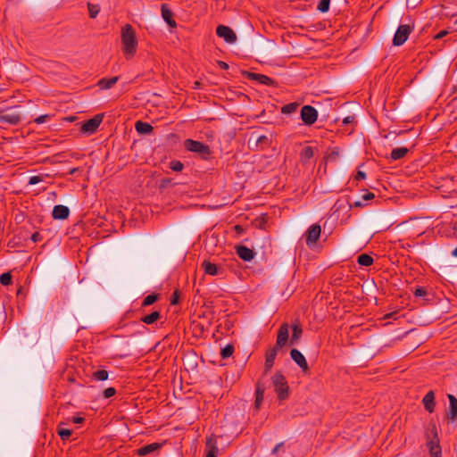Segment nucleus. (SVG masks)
Masks as SVG:
<instances>
[{"label": "nucleus", "mask_w": 457, "mask_h": 457, "mask_svg": "<svg viewBox=\"0 0 457 457\" xmlns=\"http://www.w3.org/2000/svg\"><path fill=\"white\" fill-rule=\"evenodd\" d=\"M288 330L289 325L287 323H282L278 328L275 345L270 346L265 353L264 374L271 370L278 353L287 345Z\"/></svg>", "instance_id": "obj_1"}, {"label": "nucleus", "mask_w": 457, "mask_h": 457, "mask_svg": "<svg viewBox=\"0 0 457 457\" xmlns=\"http://www.w3.org/2000/svg\"><path fill=\"white\" fill-rule=\"evenodd\" d=\"M122 49L127 58L133 57L137 51V40L132 25L126 24L121 29Z\"/></svg>", "instance_id": "obj_2"}, {"label": "nucleus", "mask_w": 457, "mask_h": 457, "mask_svg": "<svg viewBox=\"0 0 457 457\" xmlns=\"http://www.w3.org/2000/svg\"><path fill=\"white\" fill-rule=\"evenodd\" d=\"M271 383L279 403H283L289 398L291 390L286 377L281 371L275 372L271 378Z\"/></svg>", "instance_id": "obj_3"}, {"label": "nucleus", "mask_w": 457, "mask_h": 457, "mask_svg": "<svg viewBox=\"0 0 457 457\" xmlns=\"http://www.w3.org/2000/svg\"><path fill=\"white\" fill-rule=\"evenodd\" d=\"M184 146L186 150L198 154L203 160H209L211 157L210 146L203 142L188 138L184 141Z\"/></svg>", "instance_id": "obj_4"}, {"label": "nucleus", "mask_w": 457, "mask_h": 457, "mask_svg": "<svg viewBox=\"0 0 457 457\" xmlns=\"http://www.w3.org/2000/svg\"><path fill=\"white\" fill-rule=\"evenodd\" d=\"M248 147L253 151L263 150L270 146L271 137L260 135L258 129L253 130L248 139Z\"/></svg>", "instance_id": "obj_5"}, {"label": "nucleus", "mask_w": 457, "mask_h": 457, "mask_svg": "<svg viewBox=\"0 0 457 457\" xmlns=\"http://www.w3.org/2000/svg\"><path fill=\"white\" fill-rule=\"evenodd\" d=\"M321 234V227L320 225L315 223L308 228L306 232L303 235L305 239V244L310 249H314L317 245L318 240L320 237Z\"/></svg>", "instance_id": "obj_6"}, {"label": "nucleus", "mask_w": 457, "mask_h": 457, "mask_svg": "<svg viewBox=\"0 0 457 457\" xmlns=\"http://www.w3.org/2000/svg\"><path fill=\"white\" fill-rule=\"evenodd\" d=\"M413 29V26L408 24L400 25L394 35L393 46H400L403 45L408 39Z\"/></svg>", "instance_id": "obj_7"}, {"label": "nucleus", "mask_w": 457, "mask_h": 457, "mask_svg": "<svg viewBox=\"0 0 457 457\" xmlns=\"http://www.w3.org/2000/svg\"><path fill=\"white\" fill-rule=\"evenodd\" d=\"M86 230V225L83 221V220H79L78 222H76L69 230L70 237V244L71 246H76L79 241L80 237L84 235V232Z\"/></svg>", "instance_id": "obj_8"}, {"label": "nucleus", "mask_w": 457, "mask_h": 457, "mask_svg": "<svg viewBox=\"0 0 457 457\" xmlns=\"http://www.w3.org/2000/svg\"><path fill=\"white\" fill-rule=\"evenodd\" d=\"M242 76L247 79L251 80H256L260 84L269 86V87H278V82L275 81L273 79L260 73H254L248 71H241Z\"/></svg>", "instance_id": "obj_9"}, {"label": "nucleus", "mask_w": 457, "mask_h": 457, "mask_svg": "<svg viewBox=\"0 0 457 457\" xmlns=\"http://www.w3.org/2000/svg\"><path fill=\"white\" fill-rule=\"evenodd\" d=\"M300 118L304 125L312 126L318 119V112L312 105H303L300 112Z\"/></svg>", "instance_id": "obj_10"}, {"label": "nucleus", "mask_w": 457, "mask_h": 457, "mask_svg": "<svg viewBox=\"0 0 457 457\" xmlns=\"http://www.w3.org/2000/svg\"><path fill=\"white\" fill-rule=\"evenodd\" d=\"M425 437L427 439V445L440 443L436 425L434 419H431L428 422V428L425 431Z\"/></svg>", "instance_id": "obj_11"}, {"label": "nucleus", "mask_w": 457, "mask_h": 457, "mask_svg": "<svg viewBox=\"0 0 457 457\" xmlns=\"http://www.w3.org/2000/svg\"><path fill=\"white\" fill-rule=\"evenodd\" d=\"M216 34L228 44H234L237 41L236 33L228 26L219 25L216 29Z\"/></svg>", "instance_id": "obj_12"}, {"label": "nucleus", "mask_w": 457, "mask_h": 457, "mask_svg": "<svg viewBox=\"0 0 457 457\" xmlns=\"http://www.w3.org/2000/svg\"><path fill=\"white\" fill-rule=\"evenodd\" d=\"M291 359L301 368L303 373H307L310 370L307 361L303 354L296 348L290 351Z\"/></svg>", "instance_id": "obj_13"}, {"label": "nucleus", "mask_w": 457, "mask_h": 457, "mask_svg": "<svg viewBox=\"0 0 457 457\" xmlns=\"http://www.w3.org/2000/svg\"><path fill=\"white\" fill-rule=\"evenodd\" d=\"M164 443H152L149 445H143L137 449L136 453L138 456H146L148 454L157 453L162 447Z\"/></svg>", "instance_id": "obj_14"}, {"label": "nucleus", "mask_w": 457, "mask_h": 457, "mask_svg": "<svg viewBox=\"0 0 457 457\" xmlns=\"http://www.w3.org/2000/svg\"><path fill=\"white\" fill-rule=\"evenodd\" d=\"M449 400V407L446 411V419L451 422L457 420V398L451 394L447 395Z\"/></svg>", "instance_id": "obj_15"}, {"label": "nucleus", "mask_w": 457, "mask_h": 457, "mask_svg": "<svg viewBox=\"0 0 457 457\" xmlns=\"http://www.w3.org/2000/svg\"><path fill=\"white\" fill-rule=\"evenodd\" d=\"M104 112L97 113L94 117L87 119V135L96 133L103 122Z\"/></svg>", "instance_id": "obj_16"}, {"label": "nucleus", "mask_w": 457, "mask_h": 457, "mask_svg": "<svg viewBox=\"0 0 457 457\" xmlns=\"http://www.w3.org/2000/svg\"><path fill=\"white\" fill-rule=\"evenodd\" d=\"M235 249L237 256L245 262H251L256 254L253 249L243 245H236Z\"/></svg>", "instance_id": "obj_17"}, {"label": "nucleus", "mask_w": 457, "mask_h": 457, "mask_svg": "<svg viewBox=\"0 0 457 457\" xmlns=\"http://www.w3.org/2000/svg\"><path fill=\"white\" fill-rule=\"evenodd\" d=\"M219 449L217 446V439L214 435H211L206 438V455L205 457H218Z\"/></svg>", "instance_id": "obj_18"}, {"label": "nucleus", "mask_w": 457, "mask_h": 457, "mask_svg": "<svg viewBox=\"0 0 457 457\" xmlns=\"http://www.w3.org/2000/svg\"><path fill=\"white\" fill-rule=\"evenodd\" d=\"M162 12V17L164 20V21L170 27V28H176L177 22L173 18V12L168 7L167 4H162L161 7Z\"/></svg>", "instance_id": "obj_19"}, {"label": "nucleus", "mask_w": 457, "mask_h": 457, "mask_svg": "<svg viewBox=\"0 0 457 457\" xmlns=\"http://www.w3.org/2000/svg\"><path fill=\"white\" fill-rule=\"evenodd\" d=\"M118 80H119L118 76L112 77V78H103V79H99L96 84L87 87V89L95 87L96 86L99 87L100 89H110L117 83Z\"/></svg>", "instance_id": "obj_20"}, {"label": "nucleus", "mask_w": 457, "mask_h": 457, "mask_svg": "<svg viewBox=\"0 0 457 457\" xmlns=\"http://www.w3.org/2000/svg\"><path fill=\"white\" fill-rule=\"evenodd\" d=\"M202 269L204 270V273L212 276H218L223 273V270L221 267L217 266L216 264L204 260L202 263Z\"/></svg>", "instance_id": "obj_21"}, {"label": "nucleus", "mask_w": 457, "mask_h": 457, "mask_svg": "<svg viewBox=\"0 0 457 457\" xmlns=\"http://www.w3.org/2000/svg\"><path fill=\"white\" fill-rule=\"evenodd\" d=\"M422 403L424 405V409L432 413L435 411L436 401H435V393L433 390L428 391L422 399Z\"/></svg>", "instance_id": "obj_22"}, {"label": "nucleus", "mask_w": 457, "mask_h": 457, "mask_svg": "<svg viewBox=\"0 0 457 457\" xmlns=\"http://www.w3.org/2000/svg\"><path fill=\"white\" fill-rule=\"evenodd\" d=\"M291 328H292V336H291L290 339L288 338V341L291 345H294L297 344L298 340L301 338V337L303 335V328H302V326H301L299 320H297L291 324Z\"/></svg>", "instance_id": "obj_23"}, {"label": "nucleus", "mask_w": 457, "mask_h": 457, "mask_svg": "<svg viewBox=\"0 0 457 457\" xmlns=\"http://www.w3.org/2000/svg\"><path fill=\"white\" fill-rule=\"evenodd\" d=\"M70 215V209L62 204L55 205L52 212V217L54 220H65Z\"/></svg>", "instance_id": "obj_24"}, {"label": "nucleus", "mask_w": 457, "mask_h": 457, "mask_svg": "<svg viewBox=\"0 0 457 457\" xmlns=\"http://www.w3.org/2000/svg\"><path fill=\"white\" fill-rule=\"evenodd\" d=\"M266 386L261 381H258L256 383V388H255V401H254V408L256 410H259L261 408V405L263 402V395L265 392Z\"/></svg>", "instance_id": "obj_25"}, {"label": "nucleus", "mask_w": 457, "mask_h": 457, "mask_svg": "<svg viewBox=\"0 0 457 457\" xmlns=\"http://www.w3.org/2000/svg\"><path fill=\"white\" fill-rule=\"evenodd\" d=\"M135 128L137 132L141 135L150 134L154 130V128L151 124L142 120H137L135 124Z\"/></svg>", "instance_id": "obj_26"}, {"label": "nucleus", "mask_w": 457, "mask_h": 457, "mask_svg": "<svg viewBox=\"0 0 457 457\" xmlns=\"http://www.w3.org/2000/svg\"><path fill=\"white\" fill-rule=\"evenodd\" d=\"M410 152V149L407 147H397L394 148L390 154V159L392 161H397L404 158L407 154Z\"/></svg>", "instance_id": "obj_27"}, {"label": "nucleus", "mask_w": 457, "mask_h": 457, "mask_svg": "<svg viewBox=\"0 0 457 457\" xmlns=\"http://www.w3.org/2000/svg\"><path fill=\"white\" fill-rule=\"evenodd\" d=\"M21 118L18 114L2 113L0 114V121L3 123L16 125L20 122Z\"/></svg>", "instance_id": "obj_28"}, {"label": "nucleus", "mask_w": 457, "mask_h": 457, "mask_svg": "<svg viewBox=\"0 0 457 457\" xmlns=\"http://www.w3.org/2000/svg\"><path fill=\"white\" fill-rule=\"evenodd\" d=\"M108 378L109 373L105 370H97L91 374V381H105Z\"/></svg>", "instance_id": "obj_29"}, {"label": "nucleus", "mask_w": 457, "mask_h": 457, "mask_svg": "<svg viewBox=\"0 0 457 457\" xmlns=\"http://www.w3.org/2000/svg\"><path fill=\"white\" fill-rule=\"evenodd\" d=\"M373 262H374V259L372 258L371 255H370L368 253H361V254L358 255V257H357V263L360 266L369 267V266L372 265Z\"/></svg>", "instance_id": "obj_30"}, {"label": "nucleus", "mask_w": 457, "mask_h": 457, "mask_svg": "<svg viewBox=\"0 0 457 457\" xmlns=\"http://www.w3.org/2000/svg\"><path fill=\"white\" fill-rule=\"evenodd\" d=\"M161 318V312L159 311H154L150 314L145 315L141 318V320L148 325L154 324Z\"/></svg>", "instance_id": "obj_31"}, {"label": "nucleus", "mask_w": 457, "mask_h": 457, "mask_svg": "<svg viewBox=\"0 0 457 457\" xmlns=\"http://www.w3.org/2000/svg\"><path fill=\"white\" fill-rule=\"evenodd\" d=\"M178 183L174 181L173 179L170 178H163L159 182V190L161 192H163L165 189H167L169 187H174L177 186Z\"/></svg>", "instance_id": "obj_32"}, {"label": "nucleus", "mask_w": 457, "mask_h": 457, "mask_svg": "<svg viewBox=\"0 0 457 457\" xmlns=\"http://www.w3.org/2000/svg\"><path fill=\"white\" fill-rule=\"evenodd\" d=\"M299 105L300 104L297 102H293V103L287 104L282 106L281 112L283 114H291V113L295 112L297 110Z\"/></svg>", "instance_id": "obj_33"}, {"label": "nucleus", "mask_w": 457, "mask_h": 457, "mask_svg": "<svg viewBox=\"0 0 457 457\" xmlns=\"http://www.w3.org/2000/svg\"><path fill=\"white\" fill-rule=\"evenodd\" d=\"M313 148L312 146H304L301 151L302 161L307 162L313 157Z\"/></svg>", "instance_id": "obj_34"}, {"label": "nucleus", "mask_w": 457, "mask_h": 457, "mask_svg": "<svg viewBox=\"0 0 457 457\" xmlns=\"http://www.w3.org/2000/svg\"><path fill=\"white\" fill-rule=\"evenodd\" d=\"M160 298V295L159 294H151V295H148L147 296H145L142 302V306L143 307H145V306H149V305H152L154 304L155 302H157Z\"/></svg>", "instance_id": "obj_35"}, {"label": "nucleus", "mask_w": 457, "mask_h": 457, "mask_svg": "<svg viewBox=\"0 0 457 457\" xmlns=\"http://www.w3.org/2000/svg\"><path fill=\"white\" fill-rule=\"evenodd\" d=\"M427 446L429 450L430 457H442V448L440 446V443Z\"/></svg>", "instance_id": "obj_36"}, {"label": "nucleus", "mask_w": 457, "mask_h": 457, "mask_svg": "<svg viewBox=\"0 0 457 457\" xmlns=\"http://www.w3.org/2000/svg\"><path fill=\"white\" fill-rule=\"evenodd\" d=\"M413 295L416 297H423L426 302L431 301V299L428 297V294L423 287H416L413 291Z\"/></svg>", "instance_id": "obj_37"}, {"label": "nucleus", "mask_w": 457, "mask_h": 457, "mask_svg": "<svg viewBox=\"0 0 457 457\" xmlns=\"http://www.w3.org/2000/svg\"><path fill=\"white\" fill-rule=\"evenodd\" d=\"M234 346L231 344H228L226 346L221 348L220 356L222 359L230 357L234 353Z\"/></svg>", "instance_id": "obj_38"}, {"label": "nucleus", "mask_w": 457, "mask_h": 457, "mask_svg": "<svg viewBox=\"0 0 457 457\" xmlns=\"http://www.w3.org/2000/svg\"><path fill=\"white\" fill-rule=\"evenodd\" d=\"M100 12V6L98 4H93L87 3V12L90 18H96Z\"/></svg>", "instance_id": "obj_39"}, {"label": "nucleus", "mask_w": 457, "mask_h": 457, "mask_svg": "<svg viewBox=\"0 0 457 457\" xmlns=\"http://www.w3.org/2000/svg\"><path fill=\"white\" fill-rule=\"evenodd\" d=\"M169 168L173 171L179 172L184 169V164L179 160H172L169 162Z\"/></svg>", "instance_id": "obj_40"}, {"label": "nucleus", "mask_w": 457, "mask_h": 457, "mask_svg": "<svg viewBox=\"0 0 457 457\" xmlns=\"http://www.w3.org/2000/svg\"><path fill=\"white\" fill-rule=\"evenodd\" d=\"M330 6V0H320L317 10L322 13L328 12Z\"/></svg>", "instance_id": "obj_41"}, {"label": "nucleus", "mask_w": 457, "mask_h": 457, "mask_svg": "<svg viewBox=\"0 0 457 457\" xmlns=\"http://www.w3.org/2000/svg\"><path fill=\"white\" fill-rule=\"evenodd\" d=\"M116 395V389L114 387H108L98 394V396L102 395L104 399H109Z\"/></svg>", "instance_id": "obj_42"}, {"label": "nucleus", "mask_w": 457, "mask_h": 457, "mask_svg": "<svg viewBox=\"0 0 457 457\" xmlns=\"http://www.w3.org/2000/svg\"><path fill=\"white\" fill-rule=\"evenodd\" d=\"M12 277L11 272H4V273L0 275V283L3 286H9V285H11L12 284Z\"/></svg>", "instance_id": "obj_43"}, {"label": "nucleus", "mask_w": 457, "mask_h": 457, "mask_svg": "<svg viewBox=\"0 0 457 457\" xmlns=\"http://www.w3.org/2000/svg\"><path fill=\"white\" fill-rule=\"evenodd\" d=\"M57 434L62 438V440L65 441L68 440L71 436V430L68 428H58Z\"/></svg>", "instance_id": "obj_44"}, {"label": "nucleus", "mask_w": 457, "mask_h": 457, "mask_svg": "<svg viewBox=\"0 0 457 457\" xmlns=\"http://www.w3.org/2000/svg\"><path fill=\"white\" fill-rule=\"evenodd\" d=\"M179 295H180V293L178 289L173 292V294L171 295V297H170V304L171 305H176L179 303Z\"/></svg>", "instance_id": "obj_45"}, {"label": "nucleus", "mask_w": 457, "mask_h": 457, "mask_svg": "<svg viewBox=\"0 0 457 457\" xmlns=\"http://www.w3.org/2000/svg\"><path fill=\"white\" fill-rule=\"evenodd\" d=\"M51 119L50 114L40 115L34 120L37 124H42Z\"/></svg>", "instance_id": "obj_46"}, {"label": "nucleus", "mask_w": 457, "mask_h": 457, "mask_svg": "<svg viewBox=\"0 0 457 457\" xmlns=\"http://www.w3.org/2000/svg\"><path fill=\"white\" fill-rule=\"evenodd\" d=\"M43 180L41 176H32L29 178V184L36 185Z\"/></svg>", "instance_id": "obj_47"}, {"label": "nucleus", "mask_w": 457, "mask_h": 457, "mask_svg": "<svg viewBox=\"0 0 457 457\" xmlns=\"http://www.w3.org/2000/svg\"><path fill=\"white\" fill-rule=\"evenodd\" d=\"M284 442L277 444L275 447L271 450V455H278V451L284 446Z\"/></svg>", "instance_id": "obj_48"}, {"label": "nucleus", "mask_w": 457, "mask_h": 457, "mask_svg": "<svg viewBox=\"0 0 457 457\" xmlns=\"http://www.w3.org/2000/svg\"><path fill=\"white\" fill-rule=\"evenodd\" d=\"M30 239L32 242L37 243L42 240V236L39 232H35L31 235Z\"/></svg>", "instance_id": "obj_49"}, {"label": "nucleus", "mask_w": 457, "mask_h": 457, "mask_svg": "<svg viewBox=\"0 0 457 457\" xmlns=\"http://www.w3.org/2000/svg\"><path fill=\"white\" fill-rule=\"evenodd\" d=\"M353 122H355V124H357V122L355 121V116L354 115L347 116V117H345L343 120V124L344 125H347V124H350V123H353Z\"/></svg>", "instance_id": "obj_50"}, {"label": "nucleus", "mask_w": 457, "mask_h": 457, "mask_svg": "<svg viewBox=\"0 0 457 457\" xmlns=\"http://www.w3.org/2000/svg\"><path fill=\"white\" fill-rule=\"evenodd\" d=\"M348 204H349V209H352L353 207H355V208H361V207H364L366 205L361 201H355L353 204L348 203Z\"/></svg>", "instance_id": "obj_51"}, {"label": "nucleus", "mask_w": 457, "mask_h": 457, "mask_svg": "<svg viewBox=\"0 0 457 457\" xmlns=\"http://www.w3.org/2000/svg\"><path fill=\"white\" fill-rule=\"evenodd\" d=\"M374 197H375V195H374L373 193H371V192H367V193H365V194L361 196L362 200H364V201H370V200H372V199H374Z\"/></svg>", "instance_id": "obj_52"}, {"label": "nucleus", "mask_w": 457, "mask_h": 457, "mask_svg": "<svg viewBox=\"0 0 457 457\" xmlns=\"http://www.w3.org/2000/svg\"><path fill=\"white\" fill-rule=\"evenodd\" d=\"M366 179V173L364 171L358 170V171L355 175V179L361 180V179Z\"/></svg>", "instance_id": "obj_53"}, {"label": "nucleus", "mask_w": 457, "mask_h": 457, "mask_svg": "<svg viewBox=\"0 0 457 457\" xmlns=\"http://www.w3.org/2000/svg\"><path fill=\"white\" fill-rule=\"evenodd\" d=\"M448 34V31L447 30H441L439 33H437L434 38L435 39H441L443 38L444 37H445L446 35Z\"/></svg>", "instance_id": "obj_54"}, {"label": "nucleus", "mask_w": 457, "mask_h": 457, "mask_svg": "<svg viewBox=\"0 0 457 457\" xmlns=\"http://www.w3.org/2000/svg\"><path fill=\"white\" fill-rule=\"evenodd\" d=\"M217 64L222 70H228L229 68L228 64L223 61H218Z\"/></svg>", "instance_id": "obj_55"}, {"label": "nucleus", "mask_w": 457, "mask_h": 457, "mask_svg": "<svg viewBox=\"0 0 457 457\" xmlns=\"http://www.w3.org/2000/svg\"><path fill=\"white\" fill-rule=\"evenodd\" d=\"M453 234L457 238V220L452 223Z\"/></svg>", "instance_id": "obj_56"}, {"label": "nucleus", "mask_w": 457, "mask_h": 457, "mask_svg": "<svg viewBox=\"0 0 457 457\" xmlns=\"http://www.w3.org/2000/svg\"><path fill=\"white\" fill-rule=\"evenodd\" d=\"M79 124H80V131L82 133H86V120L81 121Z\"/></svg>", "instance_id": "obj_57"}, {"label": "nucleus", "mask_w": 457, "mask_h": 457, "mask_svg": "<svg viewBox=\"0 0 457 457\" xmlns=\"http://www.w3.org/2000/svg\"><path fill=\"white\" fill-rule=\"evenodd\" d=\"M84 421V418L82 417H75L73 418V422L74 423H82Z\"/></svg>", "instance_id": "obj_58"}, {"label": "nucleus", "mask_w": 457, "mask_h": 457, "mask_svg": "<svg viewBox=\"0 0 457 457\" xmlns=\"http://www.w3.org/2000/svg\"><path fill=\"white\" fill-rule=\"evenodd\" d=\"M235 230L238 233H241V232H243L244 228L240 225H236Z\"/></svg>", "instance_id": "obj_59"}, {"label": "nucleus", "mask_w": 457, "mask_h": 457, "mask_svg": "<svg viewBox=\"0 0 457 457\" xmlns=\"http://www.w3.org/2000/svg\"><path fill=\"white\" fill-rule=\"evenodd\" d=\"M452 255L457 258V246L452 251Z\"/></svg>", "instance_id": "obj_60"}, {"label": "nucleus", "mask_w": 457, "mask_h": 457, "mask_svg": "<svg viewBox=\"0 0 457 457\" xmlns=\"http://www.w3.org/2000/svg\"><path fill=\"white\" fill-rule=\"evenodd\" d=\"M75 119H76V118H75V117H72V116H71V117L67 118V120H70V121H73Z\"/></svg>", "instance_id": "obj_61"}, {"label": "nucleus", "mask_w": 457, "mask_h": 457, "mask_svg": "<svg viewBox=\"0 0 457 457\" xmlns=\"http://www.w3.org/2000/svg\"><path fill=\"white\" fill-rule=\"evenodd\" d=\"M199 85H200V83L198 81L195 82V88H198Z\"/></svg>", "instance_id": "obj_62"}, {"label": "nucleus", "mask_w": 457, "mask_h": 457, "mask_svg": "<svg viewBox=\"0 0 457 457\" xmlns=\"http://www.w3.org/2000/svg\"><path fill=\"white\" fill-rule=\"evenodd\" d=\"M21 290H22V288H21H21H19V289H18V291H17V295L21 294Z\"/></svg>", "instance_id": "obj_63"}, {"label": "nucleus", "mask_w": 457, "mask_h": 457, "mask_svg": "<svg viewBox=\"0 0 457 457\" xmlns=\"http://www.w3.org/2000/svg\"><path fill=\"white\" fill-rule=\"evenodd\" d=\"M390 228V225L389 226H386V228H383L382 230H386L387 228Z\"/></svg>", "instance_id": "obj_64"}]
</instances>
